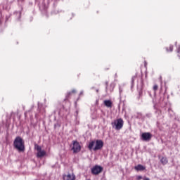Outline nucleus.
I'll return each instance as SVG.
<instances>
[{"instance_id":"f257e3e1","label":"nucleus","mask_w":180,"mask_h":180,"mask_svg":"<svg viewBox=\"0 0 180 180\" xmlns=\"http://www.w3.org/2000/svg\"><path fill=\"white\" fill-rule=\"evenodd\" d=\"M14 148L18 150V152H24L25 150V143L20 136H17L13 141Z\"/></svg>"},{"instance_id":"f03ea898","label":"nucleus","mask_w":180,"mask_h":180,"mask_svg":"<svg viewBox=\"0 0 180 180\" xmlns=\"http://www.w3.org/2000/svg\"><path fill=\"white\" fill-rule=\"evenodd\" d=\"M112 126L115 127V130L120 131L122 129L124 126V120L122 118H119L115 120L114 122H112Z\"/></svg>"},{"instance_id":"7ed1b4c3","label":"nucleus","mask_w":180,"mask_h":180,"mask_svg":"<svg viewBox=\"0 0 180 180\" xmlns=\"http://www.w3.org/2000/svg\"><path fill=\"white\" fill-rule=\"evenodd\" d=\"M73 147L72 148V150L73 153H78L81 151V146L77 141H72Z\"/></svg>"},{"instance_id":"20e7f679","label":"nucleus","mask_w":180,"mask_h":180,"mask_svg":"<svg viewBox=\"0 0 180 180\" xmlns=\"http://www.w3.org/2000/svg\"><path fill=\"white\" fill-rule=\"evenodd\" d=\"M103 171V167L101 166L98 165H95L92 169H91V174L93 175H98L101 174Z\"/></svg>"},{"instance_id":"39448f33","label":"nucleus","mask_w":180,"mask_h":180,"mask_svg":"<svg viewBox=\"0 0 180 180\" xmlns=\"http://www.w3.org/2000/svg\"><path fill=\"white\" fill-rule=\"evenodd\" d=\"M95 143H96V146L94 148V151L101 150L104 145L103 141L102 140H96V141H95Z\"/></svg>"},{"instance_id":"423d86ee","label":"nucleus","mask_w":180,"mask_h":180,"mask_svg":"<svg viewBox=\"0 0 180 180\" xmlns=\"http://www.w3.org/2000/svg\"><path fill=\"white\" fill-rule=\"evenodd\" d=\"M152 138V135L150 132H144L141 135V139L143 141H149Z\"/></svg>"},{"instance_id":"0eeeda50","label":"nucleus","mask_w":180,"mask_h":180,"mask_svg":"<svg viewBox=\"0 0 180 180\" xmlns=\"http://www.w3.org/2000/svg\"><path fill=\"white\" fill-rule=\"evenodd\" d=\"M36 150L38 151L37 157V158H43L46 155V152L44 150H41V146L37 145L36 146Z\"/></svg>"},{"instance_id":"6e6552de","label":"nucleus","mask_w":180,"mask_h":180,"mask_svg":"<svg viewBox=\"0 0 180 180\" xmlns=\"http://www.w3.org/2000/svg\"><path fill=\"white\" fill-rule=\"evenodd\" d=\"M63 180H75L76 176L73 173H72V174H63Z\"/></svg>"},{"instance_id":"1a4fd4ad","label":"nucleus","mask_w":180,"mask_h":180,"mask_svg":"<svg viewBox=\"0 0 180 180\" xmlns=\"http://www.w3.org/2000/svg\"><path fill=\"white\" fill-rule=\"evenodd\" d=\"M77 91L75 89H73L71 91L68 92L65 96V101H68L69 99H70L71 96H72V95H75Z\"/></svg>"},{"instance_id":"9d476101","label":"nucleus","mask_w":180,"mask_h":180,"mask_svg":"<svg viewBox=\"0 0 180 180\" xmlns=\"http://www.w3.org/2000/svg\"><path fill=\"white\" fill-rule=\"evenodd\" d=\"M134 169L137 172H143L146 170V167L142 165H138L137 166H135Z\"/></svg>"},{"instance_id":"9b49d317","label":"nucleus","mask_w":180,"mask_h":180,"mask_svg":"<svg viewBox=\"0 0 180 180\" xmlns=\"http://www.w3.org/2000/svg\"><path fill=\"white\" fill-rule=\"evenodd\" d=\"M104 105L108 108H112V103L110 100H105L104 101Z\"/></svg>"},{"instance_id":"f8f14e48","label":"nucleus","mask_w":180,"mask_h":180,"mask_svg":"<svg viewBox=\"0 0 180 180\" xmlns=\"http://www.w3.org/2000/svg\"><path fill=\"white\" fill-rule=\"evenodd\" d=\"M160 162L162 164V165H164V166L168 164V160L166 157H162L160 159Z\"/></svg>"},{"instance_id":"ddd939ff","label":"nucleus","mask_w":180,"mask_h":180,"mask_svg":"<svg viewBox=\"0 0 180 180\" xmlns=\"http://www.w3.org/2000/svg\"><path fill=\"white\" fill-rule=\"evenodd\" d=\"M96 143L95 141H92L91 142H89V146H88V148L89 149V150H91L94 146Z\"/></svg>"},{"instance_id":"4468645a","label":"nucleus","mask_w":180,"mask_h":180,"mask_svg":"<svg viewBox=\"0 0 180 180\" xmlns=\"http://www.w3.org/2000/svg\"><path fill=\"white\" fill-rule=\"evenodd\" d=\"M166 50H167V51L169 53V51H173V50H174V46L173 45H169V46H167V48H166Z\"/></svg>"},{"instance_id":"2eb2a0df","label":"nucleus","mask_w":180,"mask_h":180,"mask_svg":"<svg viewBox=\"0 0 180 180\" xmlns=\"http://www.w3.org/2000/svg\"><path fill=\"white\" fill-rule=\"evenodd\" d=\"M177 56L180 59V46L177 49Z\"/></svg>"},{"instance_id":"dca6fc26","label":"nucleus","mask_w":180,"mask_h":180,"mask_svg":"<svg viewBox=\"0 0 180 180\" xmlns=\"http://www.w3.org/2000/svg\"><path fill=\"white\" fill-rule=\"evenodd\" d=\"M158 86L157 84H155L153 86V90L156 92V91H158Z\"/></svg>"},{"instance_id":"f3484780","label":"nucleus","mask_w":180,"mask_h":180,"mask_svg":"<svg viewBox=\"0 0 180 180\" xmlns=\"http://www.w3.org/2000/svg\"><path fill=\"white\" fill-rule=\"evenodd\" d=\"M142 179H143V177L141 176H136L137 180H141Z\"/></svg>"},{"instance_id":"a211bd4d","label":"nucleus","mask_w":180,"mask_h":180,"mask_svg":"<svg viewBox=\"0 0 180 180\" xmlns=\"http://www.w3.org/2000/svg\"><path fill=\"white\" fill-rule=\"evenodd\" d=\"M136 78V76H134V77H132V82H133V83L134 82Z\"/></svg>"},{"instance_id":"6ab92c4d","label":"nucleus","mask_w":180,"mask_h":180,"mask_svg":"<svg viewBox=\"0 0 180 180\" xmlns=\"http://www.w3.org/2000/svg\"><path fill=\"white\" fill-rule=\"evenodd\" d=\"M143 179V180H150V179L148 178V177H144Z\"/></svg>"},{"instance_id":"aec40b11","label":"nucleus","mask_w":180,"mask_h":180,"mask_svg":"<svg viewBox=\"0 0 180 180\" xmlns=\"http://www.w3.org/2000/svg\"><path fill=\"white\" fill-rule=\"evenodd\" d=\"M88 180H89V179H88Z\"/></svg>"}]
</instances>
